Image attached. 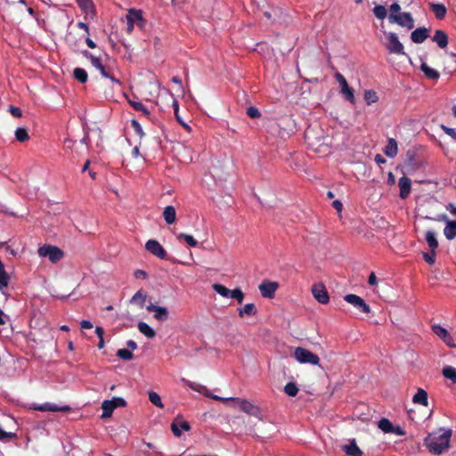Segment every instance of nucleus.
Wrapping results in <instances>:
<instances>
[{"instance_id":"nucleus-1","label":"nucleus","mask_w":456,"mask_h":456,"mask_svg":"<svg viewBox=\"0 0 456 456\" xmlns=\"http://www.w3.org/2000/svg\"><path fill=\"white\" fill-rule=\"evenodd\" d=\"M452 430L440 428L437 432H433L425 439V445L435 454H441L446 451L450 444Z\"/></svg>"},{"instance_id":"nucleus-2","label":"nucleus","mask_w":456,"mask_h":456,"mask_svg":"<svg viewBox=\"0 0 456 456\" xmlns=\"http://www.w3.org/2000/svg\"><path fill=\"white\" fill-rule=\"evenodd\" d=\"M181 381L185 384L187 387H189L191 389L194 390L195 392H198L200 394L204 395L207 397L212 398L216 401H220L224 403H227L231 405V407L235 409H240V403L236 401H245V399L241 398H235V397H221L219 395H213L209 389L205 387L204 385H201L200 383H196L193 381H190L184 378L181 379Z\"/></svg>"},{"instance_id":"nucleus-3","label":"nucleus","mask_w":456,"mask_h":456,"mask_svg":"<svg viewBox=\"0 0 456 456\" xmlns=\"http://www.w3.org/2000/svg\"><path fill=\"white\" fill-rule=\"evenodd\" d=\"M293 357L297 362L301 364H311L317 366L320 363V358L317 354L301 346L295 348Z\"/></svg>"},{"instance_id":"nucleus-4","label":"nucleus","mask_w":456,"mask_h":456,"mask_svg":"<svg viewBox=\"0 0 456 456\" xmlns=\"http://www.w3.org/2000/svg\"><path fill=\"white\" fill-rule=\"evenodd\" d=\"M384 45L393 54L406 55L403 45L400 42L398 36L394 32H384Z\"/></svg>"},{"instance_id":"nucleus-5","label":"nucleus","mask_w":456,"mask_h":456,"mask_svg":"<svg viewBox=\"0 0 456 456\" xmlns=\"http://www.w3.org/2000/svg\"><path fill=\"white\" fill-rule=\"evenodd\" d=\"M37 253L40 257L48 258L52 263H57L64 256L63 251L61 248L50 244L41 246L38 248Z\"/></svg>"},{"instance_id":"nucleus-6","label":"nucleus","mask_w":456,"mask_h":456,"mask_svg":"<svg viewBox=\"0 0 456 456\" xmlns=\"http://www.w3.org/2000/svg\"><path fill=\"white\" fill-rule=\"evenodd\" d=\"M126 404V402L123 398L120 397H114L111 400H105L102 402V418L107 419L111 416L113 411L119 406H124Z\"/></svg>"},{"instance_id":"nucleus-7","label":"nucleus","mask_w":456,"mask_h":456,"mask_svg":"<svg viewBox=\"0 0 456 456\" xmlns=\"http://www.w3.org/2000/svg\"><path fill=\"white\" fill-rule=\"evenodd\" d=\"M126 18L127 24L126 30L128 33H131L134 30V26L142 28L143 20L141 11L130 10Z\"/></svg>"},{"instance_id":"nucleus-8","label":"nucleus","mask_w":456,"mask_h":456,"mask_svg":"<svg viewBox=\"0 0 456 456\" xmlns=\"http://www.w3.org/2000/svg\"><path fill=\"white\" fill-rule=\"evenodd\" d=\"M432 331L442 339L449 347H456L453 338L449 331L439 324H434L431 327Z\"/></svg>"},{"instance_id":"nucleus-9","label":"nucleus","mask_w":456,"mask_h":456,"mask_svg":"<svg viewBox=\"0 0 456 456\" xmlns=\"http://www.w3.org/2000/svg\"><path fill=\"white\" fill-rule=\"evenodd\" d=\"M389 21L392 23H397L398 25L409 29L412 28L414 26L413 19L409 12H403L399 15H389Z\"/></svg>"},{"instance_id":"nucleus-10","label":"nucleus","mask_w":456,"mask_h":456,"mask_svg":"<svg viewBox=\"0 0 456 456\" xmlns=\"http://www.w3.org/2000/svg\"><path fill=\"white\" fill-rule=\"evenodd\" d=\"M84 55L88 58L92 63V65L100 71L102 76L106 78H110L113 83L119 84V81L116 79L114 77L110 76L105 69L104 66L102 64L100 58L95 57L90 54L88 52H85Z\"/></svg>"},{"instance_id":"nucleus-11","label":"nucleus","mask_w":456,"mask_h":456,"mask_svg":"<svg viewBox=\"0 0 456 456\" xmlns=\"http://www.w3.org/2000/svg\"><path fill=\"white\" fill-rule=\"evenodd\" d=\"M145 248L159 259H165L167 257V251L156 240H149L145 244Z\"/></svg>"},{"instance_id":"nucleus-12","label":"nucleus","mask_w":456,"mask_h":456,"mask_svg":"<svg viewBox=\"0 0 456 456\" xmlns=\"http://www.w3.org/2000/svg\"><path fill=\"white\" fill-rule=\"evenodd\" d=\"M344 299L364 314H369L370 312V306L357 295L348 294L345 296Z\"/></svg>"},{"instance_id":"nucleus-13","label":"nucleus","mask_w":456,"mask_h":456,"mask_svg":"<svg viewBox=\"0 0 456 456\" xmlns=\"http://www.w3.org/2000/svg\"><path fill=\"white\" fill-rule=\"evenodd\" d=\"M312 293L314 297L321 304L324 305L330 301L328 291L322 283L314 284L312 287Z\"/></svg>"},{"instance_id":"nucleus-14","label":"nucleus","mask_w":456,"mask_h":456,"mask_svg":"<svg viewBox=\"0 0 456 456\" xmlns=\"http://www.w3.org/2000/svg\"><path fill=\"white\" fill-rule=\"evenodd\" d=\"M335 77L341 87V93L345 96V98L350 102L351 103L354 102V95L353 90L348 86V84L344 77V76L340 73H336Z\"/></svg>"},{"instance_id":"nucleus-15","label":"nucleus","mask_w":456,"mask_h":456,"mask_svg":"<svg viewBox=\"0 0 456 456\" xmlns=\"http://www.w3.org/2000/svg\"><path fill=\"white\" fill-rule=\"evenodd\" d=\"M262 297L265 298H273L278 289V283L274 281H264L258 286Z\"/></svg>"},{"instance_id":"nucleus-16","label":"nucleus","mask_w":456,"mask_h":456,"mask_svg":"<svg viewBox=\"0 0 456 456\" xmlns=\"http://www.w3.org/2000/svg\"><path fill=\"white\" fill-rule=\"evenodd\" d=\"M236 402L240 403V410H241L247 414L255 416L259 419H262L260 410L256 405L251 403L248 400Z\"/></svg>"},{"instance_id":"nucleus-17","label":"nucleus","mask_w":456,"mask_h":456,"mask_svg":"<svg viewBox=\"0 0 456 456\" xmlns=\"http://www.w3.org/2000/svg\"><path fill=\"white\" fill-rule=\"evenodd\" d=\"M33 409L39 411H67L69 410V407L67 405L60 406L52 403H45L42 404H34Z\"/></svg>"},{"instance_id":"nucleus-18","label":"nucleus","mask_w":456,"mask_h":456,"mask_svg":"<svg viewBox=\"0 0 456 456\" xmlns=\"http://www.w3.org/2000/svg\"><path fill=\"white\" fill-rule=\"evenodd\" d=\"M148 312L154 313V318L160 322H165L168 319V311L164 306L155 305H149L146 307Z\"/></svg>"},{"instance_id":"nucleus-19","label":"nucleus","mask_w":456,"mask_h":456,"mask_svg":"<svg viewBox=\"0 0 456 456\" xmlns=\"http://www.w3.org/2000/svg\"><path fill=\"white\" fill-rule=\"evenodd\" d=\"M442 220L445 221L446 225L444 229V234L449 240H453L456 237V221H452L447 218L446 216L442 217Z\"/></svg>"},{"instance_id":"nucleus-20","label":"nucleus","mask_w":456,"mask_h":456,"mask_svg":"<svg viewBox=\"0 0 456 456\" xmlns=\"http://www.w3.org/2000/svg\"><path fill=\"white\" fill-rule=\"evenodd\" d=\"M398 186L400 189V197L402 199H406L411 189V181L406 176H403L398 181Z\"/></svg>"},{"instance_id":"nucleus-21","label":"nucleus","mask_w":456,"mask_h":456,"mask_svg":"<svg viewBox=\"0 0 456 456\" xmlns=\"http://www.w3.org/2000/svg\"><path fill=\"white\" fill-rule=\"evenodd\" d=\"M171 429H172L173 434L175 436L179 437L182 435V430L189 431L191 429V426L187 421H183V420L178 421V419H175L171 424Z\"/></svg>"},{"instance_id":"nucleus-22","label":"nucleus","mask_w":456,"mask_h":456,"mask_svg":"<svg viewBox=\"0 0 456 456\" xmlns=\"http://www.w3.org/2000/svg\"><path fill=\"white\" fill-rule=\"evenodd\" d=\"M428 37V31L426 28H418L411 34L412 42L416 44L423 43Z\"/></svg>"},{"instance_id":"nucleus-23","label":"nucleus","mask_w":456,"mask_h":456,"mask_svg":"<svg viewBox=\"0 0 456 456\" xmlns=\"http://www.w3.org/2000/svg\"><path fill=\"white\" fill-rule=\"evenodd\" d=\"M342 450L349 456H361L362 451L357 446L355 440H350L347 444L342 445Z\"/></svg>"},{"instance_id":"nucleus-24","label":"nucleus","mask_w":456,"mask_h":456,"mask_svg":"<svg viewBox=\"0 0 456 456\" xmlns=\"http://www.w3.org/2000/svg\"><path fill=\"white\" fill-rule=\"evenodd\" d=\"M412 402L416 404L428 406V393L422 388H418L417 393L412 397Z\"/></svg>"},{"instance_id":"nucleus-25","label":"nucleus","mask_w":456,"mask_h":456,"mask_svg":"<svg viewBox=\"0 0 456 456\" xmlns=\"http://www.w3.org/2000/svg\"><path fill=\"white\" fill-rule=\"evenodd\" d=\"M432 40L436 42L440 48H444L448 45V37L443 30H436Z\"/></svg>"},{"instance_id":"nucleus-26","label":"nucleus","mask_w":456,"mask_h":456,"mask_svg":"<svg viewBox=\"0 0 456 456\" xmlns=\"http://www.w3.org/2000/svg\"><path fill=\"white\" fill-rule=\"evenodd\" d=\"M239 316L243 317H250L256 314V307L255 304L249 303L245 305L242 308L238 309Z\"/></svg>"},{"instance_id":"nucleus-27","label":"nucleus","mask_w":456,"mask_h":456,"mask_svg":"<svg viewBox=\"0 0 456 456\" xmlns=\"http://www.w3.org/2000/svg\"><path fill=\"white\" fill-rule=\"evenodd\" d=\"M425 240L428 245L429 249L436 250L438 248V241L436 239V233L434 231H427L425 233Z\"/></svg>"},{"instance_id":"nucleus-28","label":"nucleus","mask_w":456,"mask_h":456,"mask_svg":"<svg viewBox=\"0 0 456 456\" xmlns=\"http://www.w3.org/2000/svg\"><path fill=\"white\" fill-rule=\"evenodd\" d=\"M397 151L398 148L396 141L393 138H390L387 142V144L384 148V153L389 158H394L397 154Z\"/></svg>"},{"instance_id":"nucleus-29","label":"nucleus","mask_w":456,"mask_h":456,"mask_svg":"<svg viewBox=\"0 0 456 456\" xmlns=\"http://www.w3.org/2000/svg\"><path fill=\"white\" fill-rule=\"evenodd\" d=\"M163 216L167 224H172L175 222L176 212L173 206H167L163 211Z\"/></svg>"},{"instance_id":"nucleus-30","label":"nucleus","mask_w":456,"mask_h":456,"mask_svg":"<svg viewBox=\"0 0 456 456\" xmlns=\"http://www.w3.org/2000/svg\"><path fill=\"white\" fill-rule=\"evenodd\" d=\"M137 327L139 331L148 338H153L156 335L155 330L144 322H139Z\"/></svg>"},{"instance_id":"nucleus-31","label":"nucleus","mask_w":456,"mask_h":456,"mask_svg":"<svg viewBox=\"0 0 456 456\" xmlns=\"http://www.w3.org/2000/svg\"><path fill=\"white\" fill-rule=\"evenodd\" d=\"M421 71L429 79H438L439 72L433 68H430L426 62H422L420 65Z\"/></svg>"},{"instance_id":"nucleus-32","label":"nucleus","mask_w":456,"mask_h":456,"mask_svg":"<svg viewBox=\"0 0 456 456\" xmlns=\"http://www.w3.org/2000/svg\"><path fill=\"white\" fill-rule=\"evenodd\" d=\"M430 8L437 19L442 20L444 18L447 10L443 4H430Z\"/></svg>"},{"instance_id":"nucleus-33","label":"nucleus","mask_w":456,"mask_h":456,"mask_svg":"<svg viewBox=\"0 0 456 456\" xmlns=\"http://www.w3.org/2000/svg\"><path fill=\"white\" fill-rule=\"evenodd\" d=\"M77 3L86 15L94 14V4L92 0H77Z\"/></svg>"},{"instance_id":"nucleus-34","label":"nucleus","mask_w":456,"mask_h":456,"mask_svg":"<svg viewBox=\"0 0 456 456\" xmlns=\"http://www.w3.org/2000/svg\"><path fill=\"white\" fill-rule=\"evenodd\" d=\"M442 373L445 379L456 384V368L446 365L443 368Z\"/></svg>"},{"instance_id":"nucleus-35","label":"nucleus","mask_w":456,"mask_h":456,"mask_svg":"<svg viewBox=\"0 0 456 456\" xmlns=\"http://www.w3.org/2000/svg\"><path fill=\"white\" fill-rule=\"evenodd\" d=\"M9 275L5 272L4 265L0 260V290H3L8 286Z\"/></svg>"},{"instance_id":"nucleus-36","label":"nucleus","mask_w":456,"mask_h":456,"mask_svg":"<svg viewBox=\"0 0 456 456\" xmlns=\"http://www.w3.org/2000/svg\"><path fill=\"white\" fill-rule=\"evenodd\" d=\"M213 289L221 297L225 298H231L232 290L227 289L225 286L222 284H214Z\"/></svg>"},{"instance_id":"nucleus-37","label":"nucleus","mask_w":456,"mask_h":456,"mask_svg":"<svg viewBox=\"0 0 456 456\" xmlns=\"http://www.w3.org/2000/svg\"><path fill=\"white\" fill-rule=\"evenodd\" d=\"M379 428L384 433H391L394 430L393 423L386 418H383L379 421Z\"/></svg>"},{"instance_id":"nucleus-38","label":"nucleus","mask_w":456,"mask_h":456,"mask_svg":"<svg viewBox=\"0 0 456 456\" xmlns=\"http://www.w3.org/2000/svg\"><path fill=\"white\" fill-rule=\"evenodd\" d=\"M73 76L80 83H86L87 81V73L82 68H76L73 70Z\"/></svg>"},{"instance_id":"nucleus-39","label":"nucleus","mask_w":456,"mask_h":456,"mask_svg":"<svg viewBox=\"0 0 456 456\" xmlns=\"http://www.w3.org/2000/svg\"><path fill=\"white\" fill-rule=\"evenodd\" d=\"M15 138L20 142L28 141L29 139L28 130L25 127H18L15 130Z\"/></svg>"},{"instance_id":"nucleus-40","label":"nucleus","mask_w":456,"mask_h":456,"mask_svg":"<svg viewBox=\"0 0 456 456\" xmlns=\"http://www.w3.org/2000/svg\"><path fill=\"white\" fill-rule=\"evenodd\" d=\"M129 104L137 111L142 112L145 116L150 115L149 110L141 102L137 101L129 100Z\"/></svg>"},{"instance_id":"nucleus-41","label":"nucleus","mask_w":456,"mask_h":456,"mask_svg":"<svg viewBox=\"0 0 456 456\" xmlns=\"http://www.w3.org/2000/svg\"><path fill=\"white\" fill-rule=\"evenodd\" d=\"M146 299V296L142 293L141 290H138L131 298L130 302L133 304L139 305L141 307L143 306Z\"/></svg>"},{"instance_id":"nucleus-42","label":"nucleus","mask_w":456,"mask_h":456,"mask_svg":"<svg viewBox=\"0 0 456 456\" xmlns=\"http://www.w3.org/2000/svg\"><path fill=\"white\" fill-rule=\"evenodd\" d=\"M177 239L179 240H184L185 242L191 247H196L198 245V241L190 234L179 233L177 235Z\"/></svg>"},{"instance_id":"nucleus-43","label":"nucleus","mask_w":456,"mask_h":456,"mask_svg":"<svg viewBox=\"0 0 456 456\" xmlns=\"http://www.w3.org/2000/svg\"><path fill=\"white\" fill-rule=\"evenodd\" d=\"M378 95L376 92L372 90H367L364 93V100L368 105H370L378 101Z\"/></svg>"},{"instance_id":"nucleus-44","label":"nucleus","mask_w":456,"mask_h":456,"mask_svg":"<svg viewBox=\"0 0 456 456\" xmlns=\"http://www.w3.org/2000/svg\"><path fill=\"white\" fill-rule=\"evenodd\" d=\"M284 392L289 396H295L298 392V387L296 383L289 382L285 386Z\"/></svg>"},{"instance_id":"nucleus-45","label":"nucleus","mask_w":456,"mask_h":456,"mask_svg":"<svg viewBox=\"0 0 456 456\" xmlns=\"http://www.w3.org/2000/svg\"><path fill=\"white\" fill-rule=\"evenodd\" d=\"M149 399L152 404L159 408H163L164 404L162 403L160 396L156 392L149 393Z\"/></svg>"},{"instance_id":"nucleus-46","label":"nucleus","mask_w":456,"mask_h":456,"mask_svg":"<svg viewBox=\"0 0 456 456\" xmlns=\"http://www.w3.org/2000/svg\"><path fill=\"white\" fill-rule=\"evenodd\" d=\"M117 355L120 359L126 360V361L132 360L134 357L132 351L126 349V348L118 349L117 352Z\"/></svg>"},{"instance_id":"nucleus-47","label":"nucleus","mask_w":456,"mask_h":456,"mask_svg":"<svg viewBox=\"0 0 456 456\" xmlns=\"http://www.w3.org/2000/svg\"><path fill=\"white\" fill-rule=\"evenodd\" d=\"M373 12L375 16L379 20L385 19L387 14V9L383 5L375 6L373 9Z\"/></svg>"},{"instance_id":"nucleus-48","label":"nucleus","mask_w":456,"mask_h":456,"mask_svg":"<svg viewBox=\"0 0 456 456\" xmlns=\"http://www.w3.org/2000/svg\"><path fill=\"white\" fill-rule=\"evenodd\" d=\"M436 250L429 249V252L423 253V257L427 263L429 265H433L436 262Z\"/></svg>"},{"instance_id":"nucleus-49","label":"nucleus","mask_w":456,"mask_h":456,"mask_svg":"<svg viewBox=\"0 0 456 456\" xmlns=\"http://www.w3.org/2000/svg\"><path fill=\"white\" fill-rule=\"evenodd\" d=\"M231 298H234L238 303L241 304L244 300V293L240 289H232Z\"/></svg>"},{"instance_id":"nucleus-50","label":"nucleus","mask_w":456,"mask_h":456,"mask_svg":"<svg viewBox=\"0 0 456 456\" xmlns=\"http://www.w3.org/2000/svg\"><path fill=\"white\" fill-rule=\"evenodd\" d=\"M15 436H16L15 433L6 432V431L3 430L2 428L0 427V441L9 439V438H13Z\"/></svg>"},{"instance_id":"nucleus-51","label":"nucleus","mask_w":456,"mask_h":456,"mask_svg":"<svg viewBox=\"0 0 456 456\" xmlns=\"http://www.w3.org/2000/svg\"><path fill=\"white\" fill-rule=\"evenodd\" d=\"M247 113L250 118H253L260 117L259 110L255 107H249L247 110Z\"/></svg>"},{"instance_id":"nucleus-52","label":"nucleus","mask_w":456,"mask_h":456,"mask_svg":"<svg viewBox=\"0 0 456 456\" xmlns=\"http://www.w3.org/2000/svg\"><path fill=\"white\" fill-rule=\"evenodd\" d=\"M442 129L444 131L445 134H447L449 136H451L453 139H456V128H450L445 126H442Z\"/></svg>"},{"instance_id":"nucleus-53","label":"nucleus","mask_w":456,"mask_h":456,"mask_svg":"<svg viewBox=\"0 0 456 456\" xmlns=\"http://www.w3.org/2000/svg\"><path fill=\"white\" fill-rule=\"evenodd\" d=\"M132 126H133L135 133L142 137L143 135V132H142V128L141 125L137 121L133 120Z\"/></svg>"},{"instance_id":"nucleus-54","label":"nucleus","mask_w":456,"mask_h":456,"mask_svg":"<svg viewBox=\"0 0 456 456\" xmlns=\"http://www.w3.org/2000/svg\"><path fill=\"white\" fill-rule=\"evenodd\" d=\"M400 10H401V7L397 3L392 4L390 6V15H393V14L399 15Z\"/></svg>"},{"instance_id":"nucleus-55","label":"nucleus","mask_w":456,"mask_h":456,"mask_svg":"<svg viewBox=\"0 0 456 456\" xmlns=\"http://www.w3.org/2000/svg\"><path fill=\"white\" fill-rule=\"evenodd\" d=\"M10 112L12 113V116L17 117V118L20 117L22 114L21 110L20 108L12 106V105L10 106Z\"/></svg>"},{"instance_id":"nucleus-56","label":"nucleus","mask_w":456,"mask_h":456,"mask_svg":"<svg viewBox=\"0 0 456 456\" xmlns=\"http://www.w3.org/2000/svg\"><path fill=\"white\" fill-rule=\"evenodd\" d=\"M172 105H173V109H174V112H175L176 119L180 120V116H179V113H178L179 112L178 102L175 99H174Z\"/></svg>"},{"instance_id":"nucleus-57","label":"nucleus","mask_w":456,"mask_h":456,"mask_svg":"<svg viewBox=\"0 0 456 456\" xmlns=\"http://www.w3.org/2000/svg\"><path fill=\"white\" fill-rule=\"evenodd\" d=\"M147 273L146 272H144L143 270H136L134 272V277L136 279H146L147 278Z\"/></svg>"},{"instance_id":"nucleus-58","label":"nucleus","mask_w":456,"mask_h":456,"mask_svg":"<svg viewBox=\"0 0 456 456\" xmlns=\"http://www.w3.org/2000/svg\"><path fill=\"white\" fill-rule=\"evenodd\" d=\"M80 325H81V328L85 329V330H88V329L93 328L92 322L90 321H87V320H83L80 322Z\"/></svg>"},{"instance_id":"nucleus-59","label":"nucleus","mask_w":456,"mask_h":456,"mask_svg":"<svg viewBox=\"0 0 456 456\" xmlns=\"http://www.w3.org/2000/svg\"><path fill=\"white\" fill-rule=\"evenodd\" d=\"M334 208L338 212L341 213L343 208V204L339 200H334L332 203Z\"/></svg>"},{"instance_id":"nucleus-60","label":"nucleus","mask_w":456,"mask_h":456,"mask_svg":"<svg viewBox=\"0 0 456 456\" xmlns=\"http://www.w3.org/2000/svg\"><path fill=\"white\" fill-rule=\"evenodd\" d=\"M368 282L370 285L373 286L377 284V278L374 273H371L369 276Z\"/></svg>"},{"instance_id":"nucleus-61","label":"nucleus","mask_w":456,"mask_h":456,"mask_svg":"<svg viewBox=\"0 0 456 456\" xmlns=\"http://www.w3.org/2000/svg\"><path fill=\"white\" fill-rule=\"evenodd\" d=\"M391 433H394L397 436H403L405 434V432L403 431V428H401L400 427H394V430L391 432Z\"/></svg>"},{"instance_id":"nucleus-62","label":"nucleus","mask_w":456,"mask_h":456,"mask_svg":"<svg viewBox=\"0 0 456 456\" xmlns=\"http://www.w3.org/2000/svg\"><path fill=\"white\" fill-rule=\"evenodd\" d=\"M95 333H96L97 337L99 338V339L103 338L104 330L102 327H96Z\"/></svg>"},{"instance_id":"nucleus-63","label":"nucleus","mask_w":456,"mask_h":456,"mask_svg":"<svg viewBox=\"0 0 456 456\" xmlns=\"http://www.w3.org/2000/svg\"><path fill=\"white\" fill-rule=\"evenodd\" d=\"M126 345L131 350H134L137 348V344L134 340H128L126 342Z\"/></svg>"},{"instance_id":"nucleus-64","label":"nucleus","mask_w":456,"mask_h":456,"mask_svg":"<svg viewBox=\"0 0 456 456\" xmlns=\"http://www.w3.org/2000/svg\"><path fill=\"white\" fill-rule=\"evenodd\" d=\"M86 43L87 46L90 47V48H95L96 47L95 43L91 38H89V37H87L86 39Z\"/></svg>"}]
</instances>
